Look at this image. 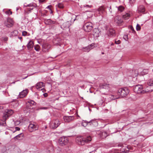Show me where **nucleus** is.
<instances>
[{"mask_svg": "<svg viewBox=\"0 0 153 153\" xmlns=\"http://www.w3.org/2000/svg\"><path fill=\"white\" fill-rule=\"evenodd\" d=\"M129 90L127 88H120L117 92H114L109 95L110 98L112 100H114L126 96L129 93Z\"/></svg>", "mask_w": 153, "mask_h": 153, "instance_id": "1", "label": "nucleus"}, {"mask_svg": "<svg viewBox=\"0 0 153 153\" xmlns=\"http://www.w3.org/2000/svg\"><path fill=\"white\" fill-rule=\"evenodd\" d=\"M76 142L79 145H84L85 143H89L91 140L90 136H88L86 138H83L82 136H79L76 138Z\"/></svg>", "mask_w": 153, "mask_h": 153, "instance_id": "2", "label": "nucleus"}, {"mask_svg": "<svg viewBox=\"0 0 153 153\" xmlns=\"http://www.w3.org/2000/svg\"><path fill=\"white\" fill-rule=\"evenodd\" d=\"M150 91H152V90L148 89L147 90H145L143 88V86L142 85H137L134 88V92L139 94H144L146 92H149Z\"/></svg>", "mask_w": 153, "mask_h": 153, "instance_id": "3", "label": "nucleus"}, {"mask_svg": "<svg viewBox=\"0 0 153 153\" xmlns=\"http://www.w3.org/2000/svg\"><path fill=\"white\" fill-rule=\"evenodd\" d=\"M13 113V111L11 109H7L4 111L3 116V119L4 120V124L5 123L6 120L8 119Z\"/></svg>", "mask_w": 153, "mask_h": 153, "instance_id": "4", "label": "nucleus"}, {"mask_svg": "<svg viewBox=\"0 0 153 153\" xmlns=\"http://www.w3.org/2000/svg\"><path fill=\"white\" fill-rule=\"evenodd\" d=\"M68 142V137L63 136L59 138L58 143L60 146H63L66 145Z\"/></svg>", "mask_w": 153, "mask_h": 153, "instance_id": "5", "label": "nucleus"}, {"mask_svg": "<svg viewBox=\"0 0 153 153\" xmlns=\"http://www.w3.org/2000/svg\"><path fill=\"white\" fill-rule=\"evenodd\" d=\"M28 130L30 132H32L38 130V126L36 123H30L28 127Z\"/></svg>", "mask_w": 153, "mask_h": 153, "instance_id": "6", "label": "nucleus"}, {"mask_svg": "<svg viewBox=\"0 0 153 153\" xmlns=\"http://www.w3.org/2000/svg\"><path fill=\"white\" fill-rule=\"evenodd\" d=\"M83 27L85 31L89 32L93 28V24L91 22H87L84 25Z\"/></svg>", "mask_w": 153, "mask_h": 153, "instance_id": "7", "label": "nucleus"}, {"mask_svg": "<svg viewBox=\"0 0 153 153\" xmlns=\"http://www.w3.org/2000/svg\"><path fill=\"white\" fill-rule=\"evenodd\" d=\"M72 17L76 16L75 19L73 20V22H74L76 20H78L79 19H82L84 21H85L88 17L87 16V14L86 13H84L82 15L76 16L74 14H72Z\"/></svg>", "mask_w": 153, "mask_h": 153, "instance_id": "8", "label": "nucleus"}, {"mask_svg": "<svg viewBox=\"0 0 153 153\" xmlns=\"http://www.w3.org/2000/svg\"><path fill=\"white\" fill-rule=\"evenodd\" d=\"M60 123H61L58 119H55L53 121L51 124L52 128L54 129L56 128L59 125Z\"/></svg>", "mask_w": 153, "mask_h": 153, "instance_id": "9", "label": "nucleus"}, {"mask_svg": "<svg viewBox=\"0 0 153 153\" xmlns=\"http://www.w3.org/2000/svg\"><path fill=\"white\" fill-rule=\"evenodd\" d=\"M42 51L45 52H48L50 49L51 46L48 43H45L42 45Z\"/></svg>", "mask_w": 153, "mask_h": 153, "instance_id": "10", "label": "nucleus"}, {"mask_svg": "<svg viewBox=\"0 0 153 153\" xmlns=\"http://www.w3.org/2000/svg\"><path fill=\"white\" fill-rule=\"evenodd\" d=\"M94 47V44H92L87 47L82 48L81 50L85 52H89Z\"/></svg>", "mask_w": 153, "mask_h": 153, "instance_id": "11", "label": "nucleus"}, {"mask_svg": "<svg viewBox=\"0 0 153 153\" xmlns=\"http://www.w3.org/2000/svg\"><path fill=\"white\" fill-rule=\"evenodd\" d=\"M145 11V8L143 5L139 6L137 10V12L139 13H144Z\"/></svg>", "mask_w": 153, "mask_h": 153, "instance_id": "12", "label": "nucleus"}, {"mask_svg": "<svg viewBox=\"0 0 153 153\" xmlns=\"http://www.w3.org/2000/svg\"><path fill=\"white\" fill-rule=\"evenodd\" d=\"M114 22L116 24L120 25L123 22V20L120 16H117L114 18Z\"/></svg>", "mask_w": 153, "mask_h": 153, "instance_id": "13", "label": "nucleus"}, {"mask_svg": "<svg viewBox=\"0 0 153 153\" xmlns=\"http://www.w3.org/2000/svg\"><path fill=\"white\" fill-rule=\"evenodd\" d=\"M36 104L35 102L32 100H30L27 102L26 103L27 107V111H29V109L31 108L32 105H35Z\"/></svg>", "mask_w": 153, "mask_h": 153, "instance_id": "14", "label": "nucleus"}, {"mask_svg": "<svg viewBox=\"0 0 153 153\" xmlns=\"http://www.w3.org/2000/svg\"><path fill=\"white\" fill-rule=\"evenodd\" d=\"M71 21H68L64 23L61 26V28L63 29H65L66 28H68L71 25Z\"/></svg>", "mask_w": 153, "mask_h": 153, "instance_id": "15", "label": "nucleus"}, {"mask_svg": "<svg viewBox=\"0 0 153 153\" xmlns=\"http://www.w3.org/2000/svg\"><path fill=\"white\" fill-rule=\"evenodd\" d=\"M63 118L65 122H69L74 119V116H65L63 117Z\"/></svg>", "mask_w": 153, "mask_h": 153, "instance_id": "16", "label": "nucleus"}, {"mask_svg": "<svg viewBox=\"0 0 153 153\" xmlns=\"http://www.w3.org/2000/svg\"><path fill=\"white\" fill-rule=\"evenodd\" d=\"M28 93V90L27 89L23 90L19 93V97L22 98L27 95Z\"/></svg>", "mask_w": 153, "mask_h": 153, "instance_id": "17", "label": "nucleus"}, {"mask_svg": "<svg viewBox=\"0 0 153 153\" xmlns=\"http://www.w3.org/2000/svg\"><path fill=\"white\" fill-rule=\"evenodd\" d=\"M100 31L98 28L94 29L93 31V35L94 37H98L99 36Z\"/></svg>", "mask_w": 153, "mask_h": 153, "instance_id": "18", "label": "nucleus"}, {"mask_svg": "<svg viewBox=\"0 0 153 153\" xmlns=\"http://www.w3.org/2000/svg\"><path fill=\"white\" fill-rule=\"evenodd\" d=\"M100 88L102 89L103 91H105L106 92H108L110 90V88L108 86V85L106 84L101 85Z\"/></svg>", "mask_w": 153, "mask_h": 153, "instance_id": "19", "label": "nucleus"}, {"mask_svg": "<svg viewBox=\"0 0 153 153\" xmlns=\"http://www.w3.org/2000/svg\"><path fill=\"white\" fill-rule=\"evenodd\" d=\"M44 22L46 25H50L53 24H57V23L54 21H52L50 19H45Z\"/></svg>", "mask_w": 153, "mask_h": 153, "instance_id": "20", "label": "nucleus"}, {"mask_svg": "<svg viewBox=\"0 0 153 153\" xmlns=\"http://www.w3.org/2000/svg\"><path fill=\"white\" fill-rule=\"evenodd\" d=\"M33 45V41L30 40L27 43V47L28 49L29 50H31L32 49Z\"/></svg>", "mask_w": 153, "mask_h": 153, "instance_id": "21", "label": "nucleus"}, {"mask_svg": "<svg viewBox=\"0 0 153 153\" xmlns=\"http://www.w3.org/2000/svg\"><path fill=\"white\" fill-rule=\"evenodd\" d=\"M44 86V85L42 82H38L36 85V88L38 90H40V89Z\"/></svg>", "mask_w": 153, "mask_h": 153, "instance_id": "22", "label": "nucleus"}, {"mask_svg": "<svg viewBox=\"0 0 153 153\" xmlns=\"http://www.w3.org/2000/svg\"><path fill=\"white\" fill-rule=\"evenodd\" d=\"M105 8L103 6L100 7L98 9V11L100 15H102L105 12Z\"/></svg>", "mask_w": 153, "mask_h": 153, "instance_id": "23", "label": "nucleus"}, {"mask_svg": "<svg viewBox=\"0 0 153 153\" xmlns=\"http://www.w3.org/2000/svg\"><path fill=\"white\" fill-rule=\"evenodd\" d=\"M23 136V134L22 133H21L15 136L13 138V139H15V140H21L22 139V137Z\"/></svg>", "mask_w": 153, "mask_h": 153, "instance_id": "24", "label": "nucleus"}, {"mask_svg": "<svg viewBox=\"0 0 153 153\" xmlns=\"http://www.w3.org/2000/svg\"><path fill=\"white\" fill-rule=\"evenodd\" d=\"M90 125H92L94 126H97L98 125L97 121L95 120H93L89 122Z\"/></svg>", "mask_w": 153, "mask_h": 153, "instance_id": "25", "label": "nucleus"}, {"mask_svg": "<svg viewBox=\"0 0 153 153\" xmlns=\"http://www.w3.org/2000/svg\"><path fill=\"white\" fill-rule=\"evenodd\" d=\"M108 35L110 36H114L115 35V31L113 29H110L108 31Z\"/></svg>", "mask_w": 153, "mask_h": 153, "instance_id": "26", "label": "nucleus"}, {"mask_svg": "<svg viewBox=\"0 0 153 153\" xmlns=\"http://www.w3.org/2000/svg\"><path fill=\"white\" fill-rule=\"evenodd\" d=\"M124 10V7L123 6H120L118 7V10L119 12H122Z\"/></svg>", "mask_w": 153, "mask_h": 153, "instance_id": "27", "label": "nucleus"}, {"mask_svg": "<svg viewBox=\"0 0 153 153\" xmlns=\"http://www.w3.org/2000/svg\"><path fill=\"white\" fill-rule=\"evenodd\" d=\"M100 136L102 138H105L107 136V134L105 132H102L101 133Z\"/></svg>", "mask_w": 153, "mask_h": 153, "instance_id": "28", "label": "nucleus"}, {"mask_svg": "<svg viewBox=\"0 0 153 153\" xmlns=\"http://www.w3.org/2000/svg\"><path fill=\"white\" fill-rule=\"evenodd\" d=\"M89 123V122H88L87 121H83L82 123V125L83 126H84V127H86L87 125H88Z\"/></svg>", "mask_w": 153, "mask_h": 153, "instance_id": "29", "label": "nucleus"}, {"mask_svg": "<svg viewBox=\"0 0 153 153\" xmlns=\"http://www.w3.org/2000/svg\"><path fill=\"white\" fill-rule=\"evenodd\" d=\"M147 83L149 86H153V79L149 80Z\"/></svg>", "mask_w": 153, "mask_h": 153, "instance_id": "30", "label": "nucleus"}, {"mask_svg": "<svg viewBox=\"0 0 153 153\" xmlns=\"http://www.w3.org/2000/svg\"><path fill=\"white\" fill-rule=\"evenodd\" d=\"M5 25L7 27H11L12 26V23L11 22V23H7V21L4 23Z\"/></svg>", "mask_w": 153, "mask_h": 153, "instance_id": "31", "label": "nucleus"}, {"mask_svg": "<svg viewBox=\"0 0 153 153\" xmlns=\"http://www.w3.org/2000/svg\"><path fill=\"white\" fill-rule=\"evenodd\" d=\"M130 14L129 13H126L125 15L123 16V18L125 19H127L129 18Z\"/></svg>", "mask_w": 153, "mask_h": 153, "instance_id": "32", "label": "nucleus"}, {"mask_svg": "<svg viewBox=\"0 0 153 153\" xmlns=\"http://www.w3.org/2000/svg\"><path fill=\"white\" fill-rule=\"evenodd\" d=\"M34 49L37 51H39L40 50V47L39 45H37L34 46Z\"/></svg>", "mask_w": 153, "mask_h": 153, "instance_id": "33", "label": "nucleus"}, {"mask_svg": "<svg viewBox=\"0 0 153 153\" xmlns=\"http://www.w3.org/2000/svg\"><path fill=\"white\" fill-rule=\"evenodd\" d=\"M57 5L59 8L61 9L63 8L64 7L63 4L61 3H59Z\"/></svg>", "mask_w": 153, "mask_h": 153, "instance_id": "34", "label": "nucleus"}, {"mask_svg": "<svg viewBox=\"0 0 153 153\" xmlns=\"http://www.w3.org/2000/svg\"><path fill=\"white\" fill-rule=\"evenodd\" d=\"M7 23H12V25H13L14 24V22L13 21L10 19H8L7 21Z\"/></svg>", "mask_w": 153, "mask_h": 153, "instance_id": "35", "label": "nucleus"}, {"mask_svg": "<svg viewBox=\"0 0 153 153\" xmlns=\"http://www.w3.org/2000/svg\"><path fill=\"white\" fill-rule=\"evenodd\" d=\"M136 29L137 30V31H139L140 30V29H141L140 26L139 24H137V25L136 26Z\"/></svg>", "mask_w": 153, "mask_h": 153, "instance_id": "36", "label": "nucleus"}, {"mask_svg": "<svg viewBox=\"0 0 153 153\" xmlns=\"http://www.w3.org/2000/svg\"><path fill=\"white\" fill-rule=\"evenodd\" d=\"M27 34H28V33L25 31H23L22 32V35L23 36H26L27 35L28 36V35H27Z\"/></svg>", "mask_w": 153, "mask_h": 153, "instance_id": "37", "label": "nucleus"}, {"mask_svg": "<svg viewBox=\"0 0 153 153\" xmlns=\"http://www.w3.org/2000/svg\"><path fill=\"white\" fill-rule=\"evenodd\" d=\"M12 12L10 11V10H8L5 12V13L9 15H11L12 14Z\"/></svg>", "mask_w": 153, "mask_h": 153, "instance_id": "38", "label": "nucleus"}, {"mask_svg": "<svg viewBox=\"0 0 153 153\" xmlns=\"http://www.w3.org/2000/svg\"><path fill=\"white\" fill-rule=\"evenodd\" d=\"M18 32L16 30H15L14 31H13L12 33H13H13H14V36H16L17 34H18Z\"/></svg>", "mask_w": 153, "mask_h": 153, "instance_id": "39", "label": "nucleus"}, {"mask_svg": "<svg viewBox=\"0 0 153 153\" xmlns=\"http://www.w3.org/2000/svg\"><path fill=\"white\" fill-rule=\"evenodd\" d=\"M120 42L121 41L120 40H118L117 41L115 40V43L116 44H119L120 43Z\"/></svg>", "mask_w": 153, "mask_h": 153, "instance_id": "40", "label": "nucleus"}, {"mask_svg": "<svg viewBox=\"0 0 153 153\" xmlns=\"http://www.w3.org/2000/svg\"><path fill=\"white\" fill-rule=\"evenodd\" d=\"M123 38L126 41H127L128 39V36L126 35H124Z\"/></svg>", "mask_w": 153, "mask_h": 153, "instance_id": "41", "label": "nucleus"}, {"mask_svg": "<svg viewBox=\"0 0 153 153\" xmlns=\"http://www.w3.org/2000/svg\"><path fill=\"white\" fill-rule=\"evenodd\" d=\"M150 86H149V85L148 86H147V87L145 89V90H147V89H150V90H152V91H150H150H152V89H150Z\"/></svg>", "mask_w": 153, "mask_h": 153, "instance_id": "42", "label": "nucleus"}, {"mask_svg": "<svg viewBox=\"0 0 153 153\" xmlns=\"http://www.w3.org/2000/svg\"><path fill=\"white\" fill-rule=\"evenodd\" d=\"M15 129H16V130L14 131V132L16 131H19L20 130V128L18 127H15Z\"/></svg>", "mask_w": 153, "mask_h": 153, "instance_id": "43", "label": "nucleus"}, {"mask_svg": "<svg viewBox=\"0 0 153 153\" xmlns=\"http://www.w3.org/2000/svg\"><path fill=\"white\" fill-rule=\"evenodd\" d=\"M85 7H89V8H91L92 6L91 5H87L85 6Z\"/></svg>", "mask_w": 153, "mask_h": 153, "instance_id": "44", "label": "nucleus"}, {"mask_svg": "<svg viewBox=\"0 0 153 153\" xmlns=\"http://www.w3.org/2000/svg\"><path fill=\"white\" fill-rule=\"evenodd\" d=\"M48 108L47 107H42L40 108V109H46Z\"/></svg>", "mask_w": 153, "mask_h": 153, "instance_id": "45", "label": "nucleus"}, {"mask_svg": "<svg viewBox=\"0 0 153 153\" xmlns=\"http://www.w3.org/2000/svg\"><path fill=\"white\" fill-rule=\"evenodd\" d=\"M4 41H6L7 40H8V38L7 37H4Z\"/></svg>", "mask_w": 153, "mask_h": 153, "instance_id": "46", "label": "nucleus"}, {"mask_svg": "<svg viewBox=\"0 0 153 153\" xmlns=\"http://www.w3.org/2000/svg\"><path fill=\"white\" fill-rule=\"evenodd\" d=\"M3 107L2 106H0V111H2V109H3Z\"/></svg>", "mask_w": 153, "mask_h": 153, "instance_id": "47", "label": "nucleus"}, {"mask_svg": "<svg viewBox=\"0 0 153 153\" xmlns=\"http://www.w3.org/2000/svg\"><path fill=\"white\" fill-rule=\"evenodd\" d=\"M109 11L111 13L112 12V10H111V6H110V7H109Z\"/></svg>", "mask_w": 153, "mask_h": 153, "instance_id": "48", "label": "nucleus"}, {"mask_svg": "<svg viewBox=\"0 0 153 153\" xmlns=\"http://www.w3.org/2000/svg\"><path fill=\"white\" fill-rule=\"evenodd\" d=\"M18 38L21 40V42H22V37H18Z\"/></svg>", "mask_w": 153, "mask_h": 153, "instance_id": "49", "label": "nucleus"}, {"mask_svg": "<svg viewBox=\"0 0 153 153\" xmlns=\"http://www.w3.org/2000/svg\"><path fill=\"white\" fill-rule=\"evenodd\" d=\"M33 9V7H32V8H28V10L30 11V10H32Z\"/></svg>", "mask_w": 153, "mask_h": 153, "instance_id": "50", "label": "nucleus"}, {"mask_svg": "<svg viewBox=\"0 0 153 153\" xmlns=\"http://www.w3.org/2000/svg\"><path fill=\"white\" fill-rule=\"evenodd\" d=\"M43 95H44V96H45V97H46L47 95V94L45 93V94H44Z\"/></svg>", "mask_w": 153, "mask_h": 153, "instance_id": "51", "label": "nucleus"}, {"mask_svg": "<svg viewBox=\"0 0 153 153\" xmlns=\"http://www.w3.org/2000/svg\"><path fill=\"white\" fill-rule=\"evenodd\" d=\"M44 0H39V1L40 2H43Z\"/></svg>", "mask_w": 153, "mask_h": 153, "instance_id": "52", "label": "nucleus"}, {"mask_svg": "<svg viewBox=\"0 0 153 153\" xmlns=\"http://www.w3.org/2000/svg\"><path fill=\"white\" fill-rule=\"evenodd\" d=\"M27 6L28 7H30V6H31V4H28Z\"/></svg>", "mask_w": 153, "mask_h": 153, "instance_id": "53", "label": "nucleus"}, {"mask_svg": "<svg viewBox=\"0 0 153 153\" xmlns=\"http://www.w3.org/2000/svg\"><path fill=\"white\" fill-rule=\"evenodd\" d=\"M131 29L132 30H133V31H134V29H133V27H131Z\"/></svg>", "mask_w": 153, "mask_h": 153, "instance_id": "54", "label": "nucleus"}, {"mask_svg": "<svg viewBox=\"0 0 153 153\" xmlns=\"http://www.w3.org/2000/svg\"><path fill=\"white\" fill-rule=\"evenodd\" d=\"M131 29L132 30H133V31H134V29H133V27H131Z\"/></svg>", "mask_w": 153, "mask_h": 153, "instance_id": "55", "label": "nucleus"}, {"mask_svg": "<svg viewBox=\"0 0 153 153\" xmlns=\"http://www.w3.org/2000/svg\"><path fill=\"white\" fill-rule=\"evenodd\" d=\"M27 77V76H26V77H25L23 78V79H26V78Z\"/></svg>", "mask_w": 153, "mask_h": 153, "instance_id": "56", "label": "nucleus"}, {"mask_svg": "<svg viewBox=\"0 0 153 153\" xmlns=\"http://www.w3.org/2000/svg\"><path fill=\"white\" fill-rule=\"evenodd\" d=\"M19 9L18 8H16V10H18Z\"/></svg>", "mask_w": 153, "mask_h": 153, "instance_id": "57", "label": "nucleus"}, {"mask_svg": "<svg viewBox=\"0 0 153 153\" xmlns=\"http://www.w3.org/2000/svg\"><path fill=\"white\" fill-rule=\"evenodd\" d=\"M44 90L42 88L41 89V90Z\"/></svg>", "mask_w": 153, "mask_h": 153, "instance_id": "58", "label": "nucleus"}, {"mask_svg": "<svg viewBox=\"0 0 153 153\" xmlns=\"http://www.w3.org/2000/svg\"><path fill=\"white\" fill-rule=\"evenodd\" d=\"M48 8H49V6H48Z\"/></svg>", "mask_w": 153, "mask_h": 153, "instance_id": "59", "label": "nucleus"}, {"mask_svg": "<svg viewBox=\"0 0 153 153\" xmlns=\"http://www.w3.org/2000/svg\"><path fill=\"white\" fill-rule=\"evenodd\" d=\"M102 54H104V53H102Z\"/></svg>", "mask_w": 153, "mask_h": 153, "instance_id": "60", "label": "nucleus"}, {"mask_svg": "<svg viewBox=\"0 0 153 153\" xmlns=\"http://www.w3.org/2000/svg\"><path fill=\"white\" fill-rule=\"evenodd\" d=\"M91 152H90V153H91Z\"/></svg>", "mask_w": 153, "mask_h": 153, "instance_id": "61", "label": "nucleus"}]
</instances>
